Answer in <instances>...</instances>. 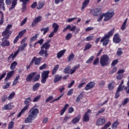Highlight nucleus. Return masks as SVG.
Instances as JSON below:
<instances>
[{"instance_id":"de8ad7c7","label":"nucleus","mask_w":129,"mask_h":129,"mask_svg":"<svg viewBox=\"0 0 129 129\" xmlns=\"http://www.w3.org/2000/svg\"><path fill=\"white\" fill-rule=\"evenodd\" d=\"M14 124H15V122L14 121H11L8 125V129L13 128L14 127Z\"/></svg>"},{"instance_id":"37998d69","label":"nucleus","mask_w":129,"mask_h":129,"mask_svg":"<svg viewBox=\"0 0 129 129\" xmlns=\"http://www.w3.org/2000/svg\"><path fill=\"white\" fill-rule=\"evenodd\" d=\"M74 59V54L71 53L69 57L68 58V60L69 62H70V61H72Z\"/></svg>"},{"instance_id":"a211bd4d","label":"nucleus","mask_w":129,"mask_h":129,"mask_svg":"<svg viewBox=\"0 0 129 129\" xmlns=\"http://www.w3.org/2000/svg\"><path fill=\"white\" fill-rule=\"evenodd\" d=\"M17 4H18V0H12L11 7L9 8V11L11 12L12 10H14L16 6H17Z\"/></svg>"},{"instance_id":"393cba45","label":"nucleus","mask_w":129,"mask_h":129,"mask_svg":"<svg viewBox=\"0 0 129 129\" xmlns=\"http://www.w3.org/2000/svg\"><path fill=\"white\" fill-rule=\"evenodd\" d=\"M69 106V105L68 104H66L64 107L62 108V109L60 111V115H63L64 114V112L66 111V110L67 109V108Z\"/></svg>"},{"instance_id":"58836bf2","label":"nucleus","mask_w":129,"mask_h":129,"mask_svg":"<svg viewBox=\"0 0 129 129\" xmlns=\"http://www.w3.org/2000/svg\"><path fill=\"white\" fill-rule=\"evenodd\" d=\"M80 64H78V66H75L73 69L71 70V74H73V73L76 71V69L80 67Z\"/></svg>"},{"instance_id":"7c9ffc66","label":"nucleus","mask_w":129,"mask_h":129,"mask_svg":"<svg viewBox=\"0 0 129 129\" xmlns=\"http://www.w3.org/2000/svg\"><path fill=\"white\" fill-rule=\"evenodd\" d=\"M18 65V62L17 61H14L11 65L10 69L11 70H14L16 69V66Z\"/></svg>"},{"instance_id":"cd10ccee","label":"nucleus","mask_w":129,"mask_h":129,"mask_svg":"<svg viewBox=\"0 0 129 129\" xmlns=\"http://www.w3.org/2000/svg\"><path fill=\"white\" fill-rule=\"evenodd\" d=\"M45 6L44 2H38V7H37V10H41L43 7Z\"/></svg>"},{"instance_id":"c756f323","label":"nucleus","mask_w":129,"mask_h":129,"mask_svg":"<svg viewBox=\"0 0 129 129\" xmlns=\"http://www.w3.org/2000/svg\"><path fill=\"white\" fill-rule=\"evenodd\" d=\"M59 68V64H57L55 66L53 69L52 71V75H55L56 74V72H57V70H58Z\"/></svg>"},{"instance_id":"69168bd1","label":"nucleus","mask_w":129,"mask_h":129,"mask_svg":"<svg viewBox=\"0 0 129 129\" xmlns=\"http://www.w3.org/2000/svg\"><path fill=\"white\" fill-rule=\"evenodd\" d=\"M36 7H37V2H34L32 4L31 8V9H36Z\"/></svg>"},{"instance_id":"c03bdc74","label":"nucleus","mask_w":129,"mask_h":129,"mask_svg":"<svg viewBox=\"0 0 129 129\" xmlns=\"http://www.w3.org/2000/svg\"><path fill=\"white\" fill-rule=\"evenodd\" d=\"M15 95H16V93H15V92L11 93L8 97V100H11V99L14 98V97H15Z\"/></svg>"},{"instance_id":"72a5a7b5","label":"nucleus","mask_w":129,"mask_h":129,"mask_svg":"<svg viewBox=\"0 0 129 129\" xmlns=\"http://www.w3.org/2000/svg\"><path fill=\"white\" fill-rule=\"evenodd\" d=\"M119 123L118 122V121H115L112 125V129H116L117 128V126Z\"/></svg>"},{"instance_id":"423d86ee","label":"nucleus","mask_w":129,"mask_h":129,"mask_svg":"<svg viewBox=\"0 0 129 129\" xmlns=\"http://www.w3.org/2000/svg\"><path fill=\"white\" fill-rule=\"evenodd\" d=\"M100 64L102 67L104 66H108L109 64V57L106 54L103 55L100 59Z\"/></svg>"},{"instance_id":"6e6d98bb","label":"nucleus","mask_w":129,"mask_h":129,"mask_svg":"<svg viewBox=\"0 0 129 129\" xmlns=\"http://www.w3.org/2000/svg\"><path fill=\"white\" fill-rule=\"evenodd\" d=\"M53 98V97L52 96H49L48 98L46 99L45 101V103H48V102H49V101H51V100H52Z\"/></svg>"},{"instance_id":"13d9d810","label":"nucleus","mask_w":129,"mask_h":129,"mask_svg":"<svg viewBox=\"0 0 129 129\" xmlns=\"http://www.w3.org/2000/svg\"><path fill=\"white\" fill-rule=\"evenodd\" d=\"M122 77H123V74H118V76L116 77V79L117 80H121V79H122Z\"/></svg>"},{"instance_id":"e2e57ef3","label":"nucleus","mask_w":129,"mask_h":129,"mask_svg":"<svg viewBox=\"0 0 129 129\" xmlns=\"http://www.w3.org/2000/svg\"><path fill=\"white\" fill-rule=\"evenodd\" d=\"M117 70V68H116V67H114L110 72V74H113V73H114V72H115Z\"/></svg>"},{"instance_id":"2eb2a0df","label":"nucleus","mask_w":129,"mask_h":129,"mask_svg":"<svg viewBox=\"0 0 129 129\" xmlns=\"http://www.w3.org/2000/svg\"><path fill=\"white\" fill-rule=\"evenodd\" d=\"M12 108H14V105H13V103L5 105L4 106L2 107L3 110H10Z\"/></svg>"},{"instance_id":"5701e85b","label":"nucleus","mask_w":129,"mask_h":129,"mask_svg":"<svg viewBox=\"0 0 129 129\" xmlns=\"http://www.w3.org/2000/svg\"><path fill=\"white\" fill-rule=\"evenodd\" d=\"M89 2L90 0H85L84 2L83 3L82 7V11L84 10L87 7V5L89 4Z\"/></svg>"},{"instance_id":"1a4fd4ad","label":"nucleus","mask_w":129,"mask_h":129,"mask_svg":"<svg viewBox=\"0 0 129 129\" xmlns=\"http://www.w3.org/2000/svg\"><path fill=\"white\" fill-rule=\"evenodd\" d=\"M122 84H123V80L121 81V82L120 84L118 86L117 89L116 90V92L115 94V98H118V97L119 96V92L120 91H122L123 90V88H124V85L122 86Z\"/></svg>"},{"instance_id":"bb28decb","label":"nucleus","mask_w":129,"mask_h":129,"mask_svg":"<svg viewBox=\"0 0 129 129\" xmlns=\"http://www.w3.org/2000/svg\"><path fill=\"white\" fill-rule=\"evenodd\" d=\"M50 29L49 28V26L46 27V28H42L40 31L41 32H43V35H46V33H48V32L49 31Z\"/></svg>"},{"instance_id":"bf43d9fd","label":"nucleus","mask_w":129,"mask_h":129,"mask_svg":"<svg viewBox=\"0 0 129 129\" xmlns=\"http://www.w3.org/2000/svg\"><path fill=\"white\" fill-rule=\"evenodd\" d=\"M93 59H94V56H91L88 60H87L86 62V63H90L91 62V61H92L93 60Z\"/></svg>"},{"instance_id":"6ab92c4d","label":"nucleus","mask_w":129,"mask_h":129,"mask_svg":"<svg viewBox=\"0 0 129 129\" xmlns=\"http://www.w3.org/2000/svg\"><path fill=\"white\" fill-rule=\"evenodd\" d=\"M80 118H81V115H79L77 117H76L75 118H74L72 122L73 123L75 124V123H77V122H79V120H80Z\"/></svg>"},{"instance_id":"4468645a","label":"nucleus","mask_w":129,"mask_h":129,"mask_svg":"<svg viewBox=\"0 0 129 129\" xmlns=\"http://www.w3.org/2000/svg\"><path fill=\"white\" fill-rule=\"evenodd\" d=\"M36 74H37V73L36 72H33L31 73L30 74L28 75L26 78V81L27 82H31V81H32V79H33V78H34L35 75H36Z\"/></svg>"},{"instance_id":"79ce46f5","label":"nucleus","mask_w":129,"mask_h":129,"mask_svg":"<svg viewBox=\"0 0 129 129\" xmlns=\"http://www.w3.org/2000/svg\"><path fill=\"white\" fill-rule=\"evenodd\" d=\"M64 95V93L62 94L60 96L58 97L57 98L54 99L52 101H50V103H53V102H55V101H58V100H60V99Z\"/></svg>"},{"instance_id":"49530a36","label":"nucleus","mask_w":129,"mask_h":129,"mask_svg":"<svg viewBox=\"0 0 129 129\" xmlns=\"http://www.w3.org/2000/svg\"><path fill=\"white\" fill-rule=\"evenodd\" d=\"M110 124H111V122H108L107 123L105 124L104 126H103L101 129H106L107 127H108Z\"/></svg>"},{"instance_id":"052dcab7","label":"nucleus","mask_w":129,"mask_h":129,"mask_svg":"<svg viewBox=\"0 0 129 129\" xmlns=\"http://www.w3.org/2000/svg\"><path fill=\"white\" fill-rule=\"evenodd\" d=\"M72 94H73V89H71L68 91L67 95L68 96H71Z\"/></svg>"},{"instance_id":"0e129e2a","label":"nucleus","mask_w":129,"mask_h":129,"mask_svg":"<svg viewBox=\"0 0 129 129\" xmlns=\"http://www.w3.org/2000/svg\"><path fill=\"white\" fill-rule=\"evenodd\" d=\"M48 120H49V118L47 117L43 118L42 122L43 123H47L48 122Z\"/></svg>"},{"instance_id":"f704fd0d","label":"nucleus","mask_w":129,"mask_h":129,"mask_svg":"<svg viewBox=\"0 0 129 129\" xmlns=\"http://www.w3.org/2000/svg\"><path fill=\"white\" fill-rule=\"evenodd\" d=\"M92 47V45L90 44V43H87L84 48V51H87V50H89L90 48Z\"/></svg>"},{"instance_id":"20e7f679","label":"nucleus","mask_w":129,"mask_h":129,"mask_svg":"<svg viewBox=\"0 0 129 129\" xmlns=\"http://www.w3.org/2000/svg\"><path fill=\"white\" fill-rule=\"evenodd\" d=\"M114 33V29H113L110 31L108 34L105 35L100 40V42H103V46H107V45H108V43L109 42V38L113 35Z\"/></svg>"},{"instance_id":"338daca9","label":"nucleus","mask_w":129,"mask_h":129,"mask_svg":"<svg viewBox=\"0 0 129 129\" xmlns=\"http://www.w3.org/2000/svg\"><path fill=\"white\" fill-rule=\"evenodd\" d=\"M37 43L40 45H43V43H44V39H41L40 40H38Z\"/></svg>"},{"instance_id":"4c0bfd02","label":"nucleus","mask_w":129,"mask_h":129,"mask_svg":"<svg viewBox=\"0 0 129 129\" xmlns=\"http://www.w3.org/2000/svg\"><path fill=\"white\" fill-rule=\"evenodd\" d=\"M5 83H6V85H4L3 86L4 89H8L10 87V85H11V83L10 82H5Z\"/></svg>"},{"instance_id":"c85d7f7f","label":"nucleus","mask_w":129,"mask_h":129,"mask_svg":"<svg viewBox=\"0 0 129 129\" xmlns=\"http://www.w3.org/2000/svg\"><path fill=\"white\" fill-rule=\"evenodd\" d=\"M83 97V93H81L76 98V102L79 103L80 102V99Z\"/></svg>"},{"instance_id":"412c9836","label":"nucleus","mask_w":129,"mask_h":129,"mask_svg":"<svg viewBox=\"0 0 129 129\" xmlns=\"http://www.w3.org/2000/svg\"><path fill=\"white\" fill-rule=\"evenodd\" d=\"M41 60H42L41 57L37 58V57H36V58L34 59L35 65H37L38 66H39V65L41 64Z\"/></svg>"},{"instance_id":"b1692460","label":"nucleus","mask_w":129,"mask_h":129,"mask_svg":"<svg viewBox=\"0 0 129 129\" xmlns=\"http://www.w3.org/2000/svg\"><path fill=\"white\" fill-rule=\"evenodd\" d=\"M40 87V83H37L34 84V85L32 87L33 91H36L38 90Z\"/></svg>"},{"instance_id":"603ef678","label":"nucleus","mask_w":129,"mask_h":129,"mask_svg":"<svg viewBox=\"0 0 129 129\" xmlns=\"http://www.w3.org/2000/svg\"><path fill=\"white\" fill-rule=\"evenodd\" d=\"M108 88L109 90H112L114 87L112 86V83H110L108 85Z\"/></svg>"},{"instance_id":"2f4dec72","label":"nucleus","mask_w":129,"mask_h":129,"mask_svg":"<svg viewBox=\"0 0 129 129\" xmlns=\"http://www.w3.org/2000/svg\"><path fill=\"white\" fill-rule=\"evenodd\" d=\"M99 9H95V10H93V15L95 17H97L98 15H99Z\"/></svg>"},{"instance_id":"dca6fc26","label":"nucleus","mask_w":129,"mask_h":129,"mask_svg":"<svg viewBox=\"0 0 129 129\" xmlns=\"http://www.w3.org/2000/svg\"><path fill=\"white\" fill-rule=\"evenodd\" d=\"M95 84L94 82H90L85 87V90H89L90 89H92L94 87V85Z\"/></svg>"},{"instance_id":"e433bc0d","label":"nucleus","mask_w":129,"mask_h":129,"mask_svg":"<svg viewBox=\"0 0 129 129\" xmlns=\"http://www.w3.org/2000/svg\"><path fill=\"white\" fill-rule=\"evenodd\" d=\"M21 11L22 13L27 11V4H26V3L22 4V8L21 9Z\"/></svg>"},{"instance_id":"f8f14e48","label":"nucleus","mask_w":129,"mask_h":129,"mask_svg":"<svg viewBox=\"0 0 129 129\" xmlns=\"http://www.w3.org/2000/svg\"><path fill=\"white\" fill-rule=\"evenodd\" d=\"M113 41L114 43H115L116 44H118V43L121 42V39L119 38V35L118 34H114Z\"/></svg>"},{"instance_id":"473e14b6","label":"nucleus","mask_w":129,"mask_h":129,"mask_svg":"<svg viewBox=\"0 0 129 129\" xmlns=\"http://www.w3.org/2000/svg\"><path fill=\"white\" fill-rule=\"evenodd\" d=\"M41 21H42V16H41L36 17L34 20V22H35V23H37V24L38 23H40Z\"/></svg>"},{"instance_id":"a19ab883","label":"nucleus","mask_w":129,"mask_h":129,"mask_svg":"<svg viewBox=\"0 0 129 129\" xmlns=\"http://www.w3.org/2000/svg\"><path fill=\"white\" fill-rule=\"evenodd\" d=\"M26 29H24V30L20 31L19 33L18 36L20 38H22V37H23V35L26 33Z\"/></svg>"},{"instance_id":"f03ea898","label":"nucleus","mask_w":129,"mask_h":129,"mask_svg":"<svg viewBox=\"0 0 129 129\" xmlns=\"http://www.w3.org/2000/svg\"><path fill=\"white\" fill-rule=\"evenodd\" d=\"M29 115L25 118L24 122L25 123H31L32 121L37 117V115L39 113V109L36 108H32L29 111Z\"/></svg>"},{"instance_id":"a878e982","label":"nucleus","mask_w":129,"mask_h":129,"mask_svg":"<svg viewBox=\"0 0 129 129\" xmlns=\"http://www.w3.org/2000/svg\"><path fill=\"white\" fill-rule=\"evenodd\" d=\"M52 28H54L53 31L55 33H57L58 29H59V25L56 23H54L52 24Z\"/></svg>"},{"instance_id":"4be33fe9","label":"nucleus","mask_w":129,"mask_h":129,"mask_svg":"<svg viewBox=\"0 0 129 129\" xmlns=\"http://www.w3.org/2000/svg\"><path fill=\"white\" fill-rule=\"evenodd\" d=\"M65 52H66V50H65V49L58 52L57 54V58L58 59H60V58H61V57H62V56H63L64 55V54H65Z\"/></svg>"},{"instance_id":"c9c22d12","label":"nucleus","mask_w":129,"mask_h":129,"mask_svg":"<svg viewBox=\"0 0 129 129\" xmlns=\"http://www.w3.org/2000/svg\"><path fill=\"white\" fill-rule=\"evenodd\" d=\"M127 21V19H125L124 22L123 23V24L122 25V26L121 27V30H122V31L124 30L125 28H126V21Z\"/></svg>"},{"instance_id":"9d476101","label":"nucleus","mask_w":129,"mask_h":129,"mask_svg":"<svg viewBox=\"0 0 129 129\" xmlns=\"http://www.w3.org/2000/svg\"><path fill=\"white\" fill-rule=\"evenodd\" d=\"M14 74H15V71H12L9 72L7 74V76L5 79V82H7V81H9V80H10V79H11V78L13 77V76H14Z\"/></svg>"},{"instance_id":"f257e3e1","label":"nucleus","mask_w":129,"mask_h":129,"mask_svg":"<svg viewBox=\"0 0 129 129\" xmlns=\"http://www.w3.org/2000/svg\"><path fill=\"white\" fill-rule=\"evenodd\" d=\"M13 28V25H8L5 30L2 32V36L3 37L2 39V43H1L2 47H9L10 46V41L8 40L9 39L10 36L12 35V31H10L11 29Z\"/></svg>"},{"instance_id":"774afa93","label":"nucleus","mask_w":129,"mask_h":129,"mask_svg":"<svg viewBox=\"0 0 129 129\" xmlns=\"http://www.w3.org/2000/svg\"><path fill=\"white\" fill-rule=\"evenodd\" d=\"M68 71H69V67H68L64 69L63 73H65L66 74H68Z\"/></svg>"},{"instance_id":"7ed1b4c3","label":"nucleus","mask_w":129,"mask_h":129,"mask_svg":"<svg viewBox=\"0 0 129 129\" xmlns=\"http://www.w3.org/2000/svg\"><path fill=\"white\" fill-rule=\"evenodd\" d=\"M50 42H51V40L49 39L42 45L41 47V50L39 52V54L40 56H43V55H44V57L45 58L48 57L47 50L50 48V47H51Z\"/></svg>"},{"instance_id":"ddd939ff","label":"nucleus","mask_w":129,"mask_h":129,"mask_svg":"<svg viewBox=\"0 0 129 129\" xmlns=\"http://www.w3.org/2000/svg\"><path fill=\"white\" fill-rule=\"evenodd\" d=\"M89 112H91V111H90V110H88L86 112H85L83 118V121H85L86 122H87L88 121H89V114H88V113H89Z\"/></svg>"},{"instance_id":"39448f33","label":"nucleus","mask_w":129,"mask_h":129,"mask_svg":"<svg viewBox=\"0 0 129 129\" xmlns=\"http://www.w3.org/2000/svg\"><path fill=\"white\" fill-rule=\"evenodd\" d=\"M31 101H32V99L31 98V97H29L28 98L25 99L24 101V104L26 106L23 109H22L21 111L18 114V117H20L21 115H22V114L25 113L26 110H27L30 106V104H29V103L31 102Z\"/></svg>"},{"instance_id":"a18cd8bd","label":"nucleus","mask_w":129,"mask_h":129,"mask_svg":"<svg viewBox=\"0 0 129 129\" xmlns=\"http://www.w3.org/2000/svg\"><path fill=\"white\" fill-rule=\"evenodd\" d=\"M72 38V34L71 33H68L67 35L66 36V40H69L70 39Z\"/></svg>"},{"instance_id":"680f3d73","label":"nucleus","mask_w":129,"mask_h":129,"mask_svg":"<svg viewBox=\"0 0 129 129\" xmlns=\"http://www.w3.org/2000/svg\"><path fill=\"white\" fill-rule=\"evenodd\" d=\"M117 63H118V59H115L113 61V62L111 63V66H115L116 65Z\"/></svg>"},{"instance_id":"09e8293b","label":"nucleus","mask_w":129,"mask_h":129,"mask_svg":"<svg viewBox=\"0 0 129 129\" xmlns=\"http://www.w3.org/2000/svg\"><path fill=\"white\" fill-rule=\"evenodd\" d=\"M122 54V48H118V50L117 51V55L118 56H120Z\"/></svg>"},{"instance_id":"ea45409f","label":"nucleus","mask_w":129,"mask_h":129,"mask_svg":"<svg viewBox=\"0 0 129 129\" xmlns=\"http://www.w3.org/2000/svg\"><path fill=\"white\" fill-rule=\"evenodd\" d=\"M104 111H105V108H102L96 114V116H98V115H99V114L103 113V112H104Z\"/></svg>"},{"instance_id":"864d4df0","label":"nucleus","mask_w":129,"mask_h":129,"mask_svg":"<svg viewBox=\"0 0 129 129\" xmlns=\"http://www.w3.org/2000/svg\"><path fill=\"white\" fill-rule=\"evenodd\" d=\"M128 101H129L128 98H126L124 99L123 102L122 103V105H125V104H126V103H128Z\"/></svg>"},{"instance_id":"4d7b16f0","label":"nucleus","mask_w":129,"mask_h":129,"mask_svg":"<svg viewBox=\"0 0 129 129\" xmlns=\"http://www.w3.org/2000/svg\"><path fill=\"white\" fill-rule=\"evenodd\" d=\"M40 98H41V95H39V96L36 97L33 99V102H37V101H38V100H39Z\"/></svg>"},{"instance_id":"8fccbe9b","label":"nucleus","mask_w":129,"mask_h":129,"mask_svg":"<svg viewBox=\"0 0 129 129\" xmlns=\"http://www.w3.org/2000/svg\"><path fill=\"white\" fill-rule=\"evenodd\" d=\"M38 35L39 34H37L33 37H31V38L30 39V42H33V41H35V40H36L37 38H38Z\"/></svg>"},{"instance_id":"3c124183","label":"nucleus","mask_w":129,"mask_h":129,"mask_svg":"<svg viewBox=\"0 0 129 129\" xmlns=\"http://www.w3.org/2000/svg\"><path fill=\"white\" fill-rule=\"evenodd\" d=\"M46 68H47V64L44 63L39 67V70H44V69H46Z\"/></svg>"},{"instance_id":"6e6552de","label":"nucleus","mask_w":129,"mask_h":129,"mask_svg":"<svg viewBox=\"0 0 129 129\" xmlns=\"http://www.w3.org/2000/svg\"><path fill=\"white\" fill-rule=\"evenodd\" d=\"M103 15L105 17L104 21H105V22H107V21H109V20H110V19H111V18L113 17V16L114 15V12H108L106 13L103 14Z\"/></svg>"},{"instance_id":"0eeeda50","label":"nucleus","mask_w":129,"mask_h":129,"mask_svg":"<svg viewBox=\"0 0 129 129\" xmlns=\"http://www.w3.org/2000/svg\"><path fill=\"white\" fill-rule=\"evenodd\" d=\"M50 71H44L41 73V82L42 84H45L47 79L49 78V73Z\"/></svg>"},{"instance_id":"f3484780","label":"nucleus","mask_w":129,"mask_h":129,"mask_svg":"<svg viewBox=\"0 0 129 129\" xmlns=\"http://www.w3.org/2000/svg\"><path fill=\"white\" fill-rule=\"evenodd\" d=\"M105 123V119L104 118H99L96 122V125H102Z\"/></svg>"},{"instance_id":"5fc2aeb1","label":"nucleus","mask_w":129,"mask_h":129,"mask_svg":"<svg viewBox=\"0 0 129 129\" xmlns=\"http://www.w3.org/2000/svg\"><path fill=\"white\" fill-rule=\"evenodd\" d=\"M40 75H36L33 80V82L38 81L39 79H40Z\"/></svg>"},{"instance_id":"9b49d317","label":"nucleus","mask_w":129,"mask_h":129,"mask_svg":"<svg viewBox=\"0 0 129 129\" xmlns=\"http://www.w3.org/2000/svg\"><path fill=\"white\" fill-rule=\"evenodd\" d=\"M76 29V26H74L71 27V25H69L66 28H64L63 30V32L65 33L67 31V30H69L71 32H74Z\"/></svg>"},{"instance_id":"aec40b11","label":"nucleus","mask_w":129,"mask_h":129,"mask_svg":"<svg viewBox=\"0 0 129 129\" xmlns=\"http://www.w3.org/2000/svg\"><path fill=\"white\" fill-rule=\"evenodd\" d=\"M61 79H62V76L56 75L54 77L53 82L54 83H56V82H58V81H60Z\"/></svg>"}]
</instances>
